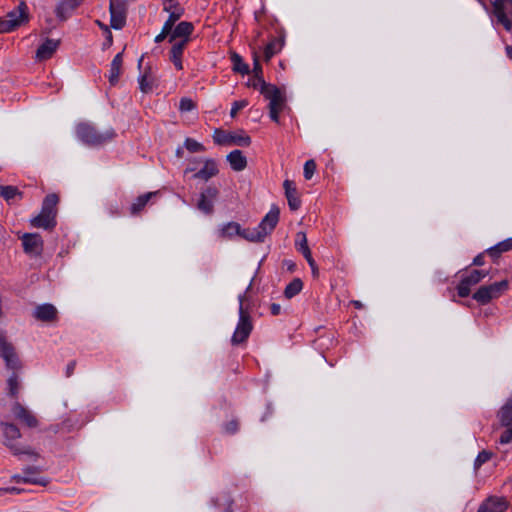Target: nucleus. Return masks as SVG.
Instances as JSON below:
<instances>
[{
	"mask_svg": "<svg viewBox=\"0 0 512 512\" xmlns=\"http://www.w3.org/2000/svg\"><path fill=\"white\" fill-rule=\"evenodd\" d=\"M252 283L250 282L247 290L238 296L239 300V320L235 331L231 338L232 345H239L244 343L248 337L250 336L253 330V322L250 312L247 307H245V301L247 298V292L251 288Z\"/></svg>",
	"mask_w": 512,
	"mask_h": 512,
	"instance_id": "obj_1",
	"label": "nucleus"
},
{
	"mask_svg": "<svg viewBox=\"0 0 512 512\" xmlns=\"http://www.w3.org/2000/svg\"><path fill=\"white\" fill-rule=\"evenodd\" d=\"M279 214V209L273 206L257 227L241 229V237L250 242H263L265 237L276 227Z\"/></svg>",
	"mask_w": 512,
	"mask_h": 512,
	"instance_id": "obj_2",
	"label": "nucleus"
},
{
	"mask_svg": "<svg viewBox=\"0 0 512 512\" xmlns=\"http://www.w3.org/2000/svg\"><path fill=\"white\" fill-rule=\"evenodd\" d=\"M0 430L4 438V445L12 452L13 455H35L34 452L30 449V447L22 446L16 443V440L21 437L20 430L16 425L1 421Z\"/></svg>",
	"mask_w": 512,
	"mask_h": 512,
	"instance_id": "obj_3",
	"label": "nucleus"
},
{
	"mask_svg": "<svg viewBox=\"0 0 512 512\" xmlns=\"http://www.w3.org/2000/svg\"><path fill=\"white\" fill-rule=\"evenodd\" d=\"M77 138L85 145L98 146L113 138V131L99 132L89 123H80L76 127Z\"/></svg>",
	"mask_w": 512,
	"mask_h": 512,
	"instance_id": "obj_4",
	"label": "nucleus"
},
{
	"mask_svg": "<svg viewBox=\"0 0 512 512\" xmlns=\"http://www.w3.org/2000/svg\"><path fill=\"white\" fill-rule=\"evenodd\" d=\"M497 417L501 427L505 428L499 437V443L508 444L512 441V396L499 409Z\"/></svg>",
	"mask_w": 512,
	"mask_h": 512,
	"instance_id": "obj_5",
	"label": "nucleus"
},
{
	"mask_svg": "<svg viewBox=\"0 0 512 512\" xmlns=\"http://www.w3.org/2000/svg\"><path fill=\"white\" fill-rule=\"evenodd\" d=\"M508 288V281L502 280L490 285L481 286L474 294L473 298L480 304H487L492 299L500 297Z\"/></svg>",
	"mask_w": 512,
	"mask_h": 512,
	"instance_id": "obj_6",
	"label": "nucleus"
},
{
	"mask_svg": "<svg viewBox=\"0 0 512 512\" xmlns=\"http://www.w3.org/2000/svg\"><path fill=\"white\" fill-rule=\"evenodd\" d=\"M27 21V5L23 1L18 5L17 8L8 12L5 19L1 18V23L3 28H5V33L15 30L17 27L21 26L24 22Z\"/></svg>",
	"mask_w": 512,
	"mask_h": 512,
	"instance_id": "obj_7",
	"label": "nucleus"
},
{
	"mask_svg": "<svg viewBox=\"0 0 512 512\" xmlns=\"http://www.w3.org/2000/svg\"><path fill=\"white\" fill-rule=\"evenodd\" d=\"M215 143L220 145H238L248 147L251 144V138L248 135H238L234 133H225L216 129L213 135Z\"/></svg>",
	"mask_w": 512,
	"mask_h": 512,
	"instance_id": "obj_8",
	"label": "nucleus"
},
{
	"mask_svg": "<svg viewBox=\"0 0 512 512\" xmlns=\"http://www.w3.org/2000/svg\"><path fill=\"white\" fill-rule=\"evenodd\" d=\"M488 275L487 271L473 270L468 275L464 276L460 281L457 290L460 297H467L470 294L471 287L478 284L483 278Z\"/></svg>",
	"mask_w": 512,
	"mask_h": 512,
	"instance_id": "obj_9",
	"label": "nucleus"
},
{
	"mask_svg": "<svg viewBox=\"0 0 512 512\" xmlns=\"http://www.w3.org/2000/svg\"><path fill=\"white\" fill-rule=\"evenodd\" d=\"M0 357L5 361L7 368L12 370L20 368V362L15 349L6 341L2 332H0Z\"/></svg>",
	"mask_w": 512,
	"mask_h": 512,
	"instance_id": "obj_10",
	"label": "nucleus"
},
{
	"mask_svg": "<svg viewBox=\"0 0 512 512\" xmlns=\"http://www.w3.org/2000/svg\"><path fill=\"white\" fill-rule=\"evenodd\" d=\"M492 5L498 22L503 25L505 30H510L511 19L508 17L507 11L512 8V0H493Z\"/></svg>",
	"mask_w": 512,
	"mask_h": 512,
	"instance_id": "obj_11",
	"label": "nucleus"
},
{
	"mask_svg": "<svg viewBox=\"0 0 512 512\" xmlns=\"http://www.w3.org/2000/svg\"><path fill=\"white\" fill-rule=\"evenodd\" d=\"M109 11H110V16H111V19H110L111 27L116 30L121 29L125 25V22H126V14H125V9H124L123 3L118 0L117 1L111 0L110 6H109Z\"/></svg>",
	"mask_w": 512,
	"mask_h": 512,
	"instance_id": "obj_12",
	"label": "nucleus"
},
{
	"mask_svg": "<svg viewBox=\"0 0 512 512\" xmlns=\"http://www.w3.org/2000/svg\"><path fill=\"white\" fill-rule=\"evenodd\" d=\"M260 93L269 100V106H284L285 96L275 85L263 83L260 88Z\"/></svg>",
	"mask_w": 512,
	"mask_h": 512,
	"instance_id": "obj_13",
	"label": "nucleus"
},
{
	"mask_svg": "<svg viewBox=\"0 0 512 512\" xmlns=\"http://www.w3.org/2000/svg\"><path fill=\"white\" fill-rule=\"evenodd\" d=\"M23 247L26 253L40 255L43 249V240L39 234L27 233L22 237Z\"/></svg>",
	"mask_w": 512,
	"mask_h": 512,
	"instance_id": "obj_14",
	"label": "nucleus"
},
{
	"mask_svg": "<svg viewBox=\"0 0 512 512\" xmlns=\"http://www.w3.org/2000/svg\"><path fill=\"white\" fill-rule=\"evenodd\" d=\"M12 412L16 419L20 420L29 428H35L38 426V420L36 416L31 411L22 406L20 403H14V405L12 406Z\"/></svg>",
	"mask_w": 512,
	"mask_h": 512,
	"instance_id": "obj_15",
	"label": "nucleus"
},
{
	"mask_svg": "<svg viewBox=\"0 0 512 512\" xmlns=\"http://www.w3.org/2000/svg\"><path fill=\"white\" fill-rule=\"evenodd\" d=\"M84 0H62L56 7V16L61 20H67L72 12L83 2Z\"/></svg>",
	"mask_w": 512,
	"mask_h": 512,
	"instance_id": "obj_16",
	"label": "nucleus"
},
{
	"mask_svg": "<svg viewBox=\"0 0 512 512\" xmlns=\"http://www.w3.org/2000/svg\"><path fill=\"white\" fill-rule=\"evenodd\" d=\"M283 186L285 189V196L287 198L289 208L293 211L298 210L301 206V200L299 198L298 191L294 182L285 180Z\"/></svg>",
	"mask_w": 512,
	"mask_h": 512,
	"instance_id": "obj_17",
	"label": "nucleus"
},
{
	"mask_svg": "<svg viewBox=\"0 0 512 512\" xmlns=\"http://www.w3.org/2000/svg\"><path fill=\"white\" fill-rule=\"evenodd\" d=\"M203 164V167L193 175L195 179L208 181L218 174L219 170L215 160L204 159Z\"/></svg>",
	"mask_w": 512,
	"mask_h": 512,
	"instance_id": "obj_18",
	"label": "nucleus"
},
{
	"mask_svg": "<svg viewBox=\"0 0 512 512\" xmlns=\"http://www.w3.org/2000/svg\"><path fill=\"white\" fill-rule=\"evenodd\" d=\"M507 502L504 498L490 497L482 503L477 512H504Z\"/></svg>",
	"mask_w": 512,
	"mask_h": 512,
	"instance_id": "obj_19",
	"label": "nucleus"
},
{
	"mask_svg": "<svg viewBox=\"0 0 512 512\" xmlns=\"http://www.w3.org/2000/svg\"><path fill=\"white\" fill-rule=\"evenodd\" d=\"M59 44V40L46 39L45 42L37 49L36 58L40 61L49 59L56 52Z\"/></svg>",
	"mask_w": 512,
	"mask_h": 512,
	"instance_id": "obj_20",
	"label": "nucleus"
},
{
	"mask_svg": "<svg viewBox=\"0 0 512 512\" xmlns=\"http://www.w3.org/2000/svg\"><path fill=\"white\" fill-rule=\"evenodd\" d=\"M193 31V24L191 22L182 21L173 30L169 42H174L177 38L180 40H187L189 42V36Z\"/></svg>",
	"mask_w": 512,
	"mask_h": 512,
	"instance_id": "obj_21",
	"label": "nucleus"
},
{
	"mask_svg": "<svg viewBox=\"0 0 512 512\" xmlns=\"http://www.w3.org/2000/svg\"><path fill=\"white\" fill-rule=\"evenodd\" d=\"M55 213L51 212H43L41 210L40 214L34 217L31 220V225L36 228H44L50 229L55 226Z\"/></svg>",
	"mask_w": 512,
	"mask_h": 512,
	"instance_id": "obj_22",
	"label": "nucleus"
},
{
	"mask_svg": "<svg viewBox=\"0 0 512 512\" xmlns=\"http://www.w3.org/2000/svg\"><path fill=\"white\" fill-rule=\"evenodd\" d=\"M226 158L234 171H243L247 166V159L241 150L231 151Z\"/></svg>",
	"mask_w": 512,
	"mask_h": 512,
	"instance_id": "obj_23",
	"label": "nucleus"
},
{
	"mask_svg": "<svg viewBox=\"0 0 512 512\" xmlns=\"http://www.w3.org/2000/svg\"><path fill=\"white\" fill-rule=\"evenodd\" d=\"M186 45H187V40H180V41L174 43L170 50V60L173 62L174 66L178 70L183 69L181 57H182V54H183V51H184Z\"/></svg>",
	"mask_w": 512,
	"mask_h": 512,
	"instance_id": "obj_24",
	"label": "nucleus"
},
{
	"mask_svg": "<svg viewBox=\"0 0 512 512\" xmlns=\"http://www.w3.org/2000/svg\"><path fill=\"white\" fill-rule=\"evenodd\" d=\"M122 64L123 53L120 52L113 58L110 64L108 79L111 85H115L118 82L119 77L121 75Z\"/></svg>",
	"mask_w": 512,
	"mask_h": 512,
	"instance_id": "obj_25",
	"label": "nucleus"
},
{
	"mask_svg": "<svg viewBox=\"0 0 512 512\" xmlns=\"http://www.w3.org/2000/svg\"><path fill=\"white\" fill-rule=\"evenodd\" d=\"M139 88L143 93H149L152 91L155 83L156 77L152 73L151 67L145 69L142 75L139 76Z\"/></svg>",
	"mask_w": 512,
	"mask_h": 512,
	"instance_id": "obj_26",
	"label": "nucleus"
},
{
	"mask_svg": "<svg viewBox=\"0 0 512 512\" xmlns=\"http://www.w3.org/2000/svg\"><path fill=\"white\" fill-rule=\"evenodd\" d=\"M56 314L57 310L52 304L40 305L34 311V316L41 321H51Z\"/></svg>",
	"mask_w": 512,
	"mask_h": 512,
	"instance_id": "obj_27",
	"label": "nucleus"
},
{
	"mask_svg": "<svg viewBox=\"0 0 512 512\" xmlns=\"http://www.w3.org/2000/svg\"><path fill=\"white\" fill-rule=\"evenodd\" d=\"M512 250V238H508L495 246L486 250V253L492 258H498L501 253Z\"/></svg>",
	"mask_w": 512,
	"mask_h": 512,
	"instance_id": "obj_28",
	"label": "nucleus"
},
{
	"mask_svg": "<svg viewBox=\"0 0 512 512\" xmlns=\"http://www.w3.org/2000/svg\"><path fill=\"white\" fill-rule=\"evenodd\" d=\"M11 479L16 483H29L40 486H46L49 483V479L46 477L25 476L24 474H15L11 477Z\"/></svg>",
	"mask_w": 512,
	"mask_h": 512,
	"instance_id": "obj_29",
	"label": "nucleus"
},
{
	"mask_svg": "<svg viewBox=\"0 0 512 512\" xmlns=\"http://www.w3.org/2000/svg\"><path fill=\"white\" fill-rule=\"evenodd\" d=\"M164 11L169 13V17L166 20V22L172 26L175 25L176 21L179 20V18L183 15L184 12L183 8L180 7L179 4L165 5Z\"/></svg>",
	"mask_w": 512,
	"mask_h": 512,
	"instance_id": "obj_30",
	"label": "nucleus"
},
{
	"mask_svg": "<svg viewBox=\"0 0 512 512\" xmlns=\"http://www.w3.org/2000/svg\"><path fill=\"white\" fill-rule=\"evenodd\" d=\"M234 235L241 236V226L236 222L224 224L220 229V237L232 238Z\"/></svg>",
	"mask_w": 512,
	"mask_h": 512,
	"instance_id": "obj_31",
	"label": "nucleus"
},
{
	"mask_svg": "<svg viewBox=\"0 0 512 512\" xmlns=\"http://www.w3.org/2000/svg\"><path fill=\"white\" fill-rule=\"evenodd\" d=\"M231 62L233 64V71L242 75L249 73V66L243 61L242 57L236 52L231 53Z\"/></svg>",
	"mask_w": 512,
	"mask_h": 512,
	"instance_id": "obj_32",
	"label": "nucleus"
},
{
	"mask_svg": "<svg viewBox=\"0 0 512 512\" xmlns=\"http://www.w3.org/2000/svg\"><path fill=\"white\" fill-rule=\"evenodd\" d=\"M158 192H148L146 194L140 195L136 201L131 205V214H137L140 212L145 205L148 203V201L153 197L156 196Z\"/></svg>",
	"mask_w": 512,
	"mask_h": 512,
	"instance_id": "obj_33",
	"label": "nucleus"
},
{
	"mask_svg": "<svg viewBox=\"0 0 512 512\" xmlns=\"http://www.w3.org/2000/svg\"><path fill=\"white\" fill-rule=\"evenodd\" d=\"M283 46V40L281 39H273L269 42L264 50L265 60H270L276 53H278Z\"/></svg>",
	"mask_w": 512,
	"mask_h": 512,
	"instance_id": "obj_34",
	"label": "nucleus"
},
{
	"mask_svg": "<svg viewBox=\"0 0 512 512\" xmlns=\"http://www.w3.org/2000/svg\"><path fill=\"white\" fill-rule=\"evenodd\" d=\"M303 288V282L299 278L293 279L285 288L284 295L287 299H291L297 295Z\"/></svg>",
	"mask_w": 512,
	"mask_h": 512,
	"instance_id": "obj_35",
	"label": "nucleus"
},
{
	"mask_svg": "<svg viewBox=\"0 0 512 512\" xmlns=\"http://www.w3.org/2000/svg\"><path fill=\"white\" fill-rule=\"evenodd\" d=\"M58 203V196L56 194H49L45 197L42 205L43 212L54 213V207Z\"/></svg>",
	"mask_w": 512,
	"mask_h": 512,
	"instance_id": "obj_36",
	"label": "nucleus"
},
{
	"mask_svg": "<svg viewBox=\"0 0 512 512\" xmlns=\"http://www.w3.org/2000/svg\"><path fill=\"white\" fill-rule=\"evenodd\" d=\"M184 146L191 153L202 152L205 150V147L200 142L192 138H186Z\"/></svg>",
	"mask_w": 512,
	"mask_h": 512,
	"instance_id": "obj_37",
	"label": "nucleus"
},
{
	"mask_svg": "<svg viewBox=\"0 0 512 512\" xmlns=\"http://www.w3.org/2000/svg\"><path fill=\"white\" fill-rule=\"evenodd\" d=\"M197 207L203 213L211 214L213 212V201L201 195Z\"/></svg>",
	"mask_w": 512,
	"mask_h": 512,
	"instance_id": "obj_38",
	"label": "nucleus"
},
{
	"mask_svg": "<svg viewBox=\"0 0 512 512\" xmlns=\"http://www.w3.org/2000/svg\"><path fill=\"white\" fill-rule=\"evenodd\" d=\"M20 194L18 189L14 186H2L0 196L4 197L7 201L13 199L16 195Z\"/></svg>",
	"mask_w": 512,
	"mask_h": 512,
	"instance_id": "obj_39",
	"label": "nucleus"
},
{
	"mask_svg": "<svg viewBox=\"0 0 512 512\" xmlns=\"http://www.w3.org/2000/svg\"><path fill=\"white\" fill-rule=\"evenodd\" d=\"M8 387H9V394L13 397H16L18 394V379L16 374H12L8 379Z\"/></svg>",
	"mask_w": 512,
	"mask_h": 512,
	"instance_id": "obj_40",
	"label": "nucleus"
},
{
	"mask_svg": "<svg viewBox=\"0 0 512 512\" xmlns=\"http://www.w3.org/2000/svg\"><path fill=\"white\" fill-rule=\"evenodd\" d=\"M316 170V163L314 160H308L304 164V177L309 180L312 178Z\"/></svg>",
	"mask_w": 512,
	"mask_h": 512,
	"instance_id": "obj_41",
	"label": "nucleus"
},
{
	"mask_svg": "<svg viewBox=\"0 0 512 512\" xmlns=\"http://www.w3.org/2000/svg\"><path fill=\"white\" fill-rule=\"evenodd\" d=\"M295 244H296L298 251H300V252L305 251V248H309L307 245V238H306L305 233H303V232L297 233Z\"/></svg>",
	"mask_w": 512,
	"mask_h": 512,
	"instance_id": "obj_42",
	"label": "nucleus"
},
{
	"mask_svg": "<svg viewBox=\"0 0 512 512\" xmlns=\"http://www.w3.org/2000/svg\"><path fill=\"white\" fill-rule=\"evenodd\" d=\"M195 108L194 102L189 98H182L180 100L179 109L182 112H189Z\"/></svg>",
	"mask_w": 512,
	"mask_h": 512,
	"instance_id": "obj_43",
	"label": "nucleus"
},
{
	"mask_svg": "<svg viewBox=\"0 0 512 512\" xmlns=\"http://www.w3.org/2000/svg\"><path fill=\"white\" fill-rule=\"evenodd\" d=\"M248 105V101L247 100H240V101H235L232 105V108H231V111H230V116L232 118H234L238 111H240L241 109L245 108L246 106Z\"/></svg>",
	"mask_w": 512,
	"mask_h": 512,
	"instance_id": "obj_44",
	"label": "nucleus"
},
{
	"mask_svg": "<svg viewBox=\"0 0 512 512\" xmlns=\"http://www.w3.org/2000/svg\"><path fill=\"white\" fill-rule=\"evenodd\" d=\"M492 454L487 451H482L478 454L476 460H475V466L479 467L485 462H487L491 458Z\"/></svg>",
	"mask_w": 512,
	"mask_h": 512,
	"instance_id": "obj_45",
	"label": "nucleus"
},
{
	"mask_svg": "<svg viewBox=\"0 0 512 512\" xmlns=\"http://www.w3.org/2000/svg\"><path fill=\"white\" fill-rule=\"evenodd\" d=\"M23 473L25 476H33V477H41V469L36 466H27L23 469Z\"/></svg>",
	"mask_w": 512,
	"mask_h": 512,
	"instance_id": "obj_46",
	"label": "nucleus"
},
{
	"mask_svg": "<svg viewBox=\"0 0 512 512\" xmlns=\"http://www.w3.org/2000/svg\"><path fill=\"white\" fill-rule=\"evenodd\" d=\"M201 195L213 201L218 195V190L216 187L209 186L201 193Z\"/></svg>",
	"mask_w": 512,
	"mask_h": 512,
	"instance_id": "obj_47",
	"label": "nucleus"
},
{
	"mask_svg": "<svg viewBox=\"0 0 512 512\" xmlns=\"http://www.w3.org/2000/svg\"><path fill=\"white\" fill-rule=\"evenodd\" d=\"M284 106H269V114H270V118L278 123L279 122V113L282 111Z\"/></svg>",
	"mask_w": 512,
	"mask_h": 512,
	"instance_id": "obj_48",
	"label": "nucleus"
},
{
	"mask_svg": "<svg viewBox=\"0 0 512 512\" xmlns=\"http://www.w3.org/2000/svg\"><path fill=\"white\" fill-rule=\"evenodd\" d=\"M263 83H266L262 76H257V77H253L252 79H250L248 82H247V86L249 87H253V88H258V87H262V84Z\"/></svg>",
	"mask_w": 512,
	"mask_h": 512,
	"instance_id": "obj_49",
	"label": "nucleus"
},
{
	"mask_svg": "<svg viewBox=\"0 0 512 512\" xmlns=\"http://www.w3.org/2000/svg\"><path fill=\"white\" fill-rule=\"evenodd\" d=\"M225 430L227 433L233 434L238 430V423L235 420L230 421L226 424Z\"/></svg>",
	"mask_w": 512,
	"mask_h": 512,
	"instance_id": "obj_50",
	"label": "nucleus"
},
{
	"mask_svg": "<svg viewBox=\"0 0 512 512\" xmlns=\"http://www.w3.org/2000/svg\"><path fill=\"white\" fill-rule=\"evenodd\" d=\"M254 76H262V67L259 63L258 57H254V67H253Z\"/></svg>",
	"mask_w": 512,
	"mask_h": 512,
	"instance_id": "obj_51",
	"label": "nucleus"
},
{
	"mask_svg": "<svg viewBox=\"0 0 512 512\" xmlns=\"http://www.w3.org/2000/svg\"><path fill=\"white\" fill-rule=\"evenodd\" d=\"M22 492H23V489L17 488V487H8V488H1L0 489V494H2V493H15V494H19V493H22Z\"/></svg>",
	"mask_w": 512,
	"mask_h": 512,
	"instance_id": "obj_52",
	"label": "nucleus"
},
{
	"mask_svg": "<svg viewBox=\"0 0 512 512\" xmlns=\"http://www.w3.org/2000/svg\"><path fill=\"white\" fill-rule=\"evenodd\" d=\"M173 30H174V26L170 25L169 23H167L165 21V23H164V25L162 27L161 32H163L164 34H166L170 38Z\"/></svg>",
	"mask_w": 512,
	"mask_h": 512,
	"instance_id": "obj_53",
	"label": "nucleus"
},
{
	"mask_svg": "<svg viewBox=\"0 0 512 512\" xmlns=\"http://www.w3.org/2000/svg\"><path fill=\"white\" fill-rule=\"evenodd\" d=\"M270 312L272 315H279L281 313V306L277 303H272L270 306Z\"/></svg>",
	"mask_w": 512,
	"mask_h": 512,
	"instance_id": "obj_54",
	"label": "nucleus"
},
{
	"mask_svg": "<svg viewBox=\"0 0 512 512\" xmlns=\"http://www.w3.org/2000/svg\"><path fill=\"white\" fill-rule=\"evenodd\" d=\"M473 265H476V266H482L484 265V255L481 253V254H478L474 259H473Z\"/></svg>",
	"mask_w": 512,
	"mask_h": 512,
	"instance_id": "obj_55",
	"label": "nucleus"
},
{
	"mask_svg": "<svg viewBox=\"0 0 512 512\" xmlns=\"http://www.w3.org/2000/svg\"><path fill=\"white\" fill-rule=\"evenodd\" d=\"M75 365H76V364H75V362H74V361L70 362V363L67 365L66 374H67V376H68V377L72 375V373H73V371H74V369H75Z\"/></svg>",
	"mask_w": 512,
	"mask_h": 512,
	"instance_id": "obj_56",
	"label": "nucleus"
},
{
	"mask_svg": "<svg viewBox=\"0 0 512 512\" xmlns=\"http://www.w3.org/2000/svg\"><path fill=\"white\" fill-rule=\"evenodd\" d=\"M303 254V256L305 257V259L307 260V262H309L310 260H312V254H311V251L309 248H305V251L301 252Z\"/></svg>",
	"mask_w": 512,
	"mask_h": 512,
	"instance_id": "obj_57",
	"label": "nucleus"
},
{
	"mask_svg": "<svg viewBox=\"0 0 512 512\" xmlns=\"http://www.w3.org/2000/svg\"><path fill=\"white\" fill-rule=\"evenodd\" d=\"M166 37H168L166 34H164L163 32H160L154 39V41L156 43H160L162 42Z\"/></svg>",
	"mask_w": 512,
	"mask_h": 512,
	"instance_id": "obj_58",
	"label": "nucleus"
},
{
	"mask_svg": "<svg viewBox=\"0 0 512 512\" xmlns=\"http://www.w3.org/2000/svg\"><path fill=\"white\" fill-rule=\"evenodd\" d=\"M505 51H506L507 57L512 60V46L507 45L505 47Z\"/></svg>",
	"mask_w": 512,
	"mask_h": 512,
	"instance_id": "obj_59",
	"label": "nucleus"
},
{
	"mask_svg": "<svg viewBox=\"0 0 512 512\" xmlns=\"http://www.w3.org/2000/svg\"><path fill=\"white\" fill-rule=\"evenodd\" d=\"M352 304H353L356 308H362V307H363V304H362L360 301H357V300L352 301Z\"/></svg>",
	"mask_w": 512,
	"mask_h": 512,
	"instance_id": "obj_60",
	"label": "nucleus"
},
{
	"mask_svg": "<svg viewBox=\"0 0 512 512\" xmlns=\"http://www.w3.org/2000/svg\"><path fill=\"white\" fill-rule=\"evenodd\" d=\"M174 4H178L176 2V0H165V5H174Z\"/></svg>",
	"mask_w": 512,
	"mask_h": 512,
	"instance_id": "obj_61",
	"label": "nucleus"
},
{
	"mask_svg": "<svg viewBox=\"0 0 512 512\" xmlns=\"http://www.w3.org/2000/svg\"><path fill=\"white\" fill-rule=\"evenodd\" d=\"M97 24L100 26V28H102V29H104L105 31H108V32H109L108 27H107V26H105L104 24H102L100 21H97Z\"/></svg>",
	"mask_w": 512,
	"mask_h": 512,
	"instance_id": "obj_62",
	"label": "nucleus"
},
{
	"mask_svg": "<svg viewBox=\"0 0 512 512\" xmlns=\"http://www.w3.org/2000/svg\"><path fill=\"white\" fill-rule=\"evenodd\" d=\"M195 171V167H187L184 171L185 174H187L188 172H193Z\"/></svg>",
	"mask_w": 512,
	"mask_h": 512,
	"instance_id": "obj_63",
	"label": "nucleus"
},
{
	"mask_svg": "<svg viewBox=\"0 0 512 512\" xmlns=\"http://www.w3.org/2000/svg\"><path fill=\"white\" fill-rule=\"evenodd\" d=\"M308 264H309V266H310L311 268H315V266H317V265H316V263H315V261H314V259L310 260V261L308 262Z\"/></svg>",
	"mask_w": 512,
	"mask_h": 512,
	"instance_id": "obj_64",
	"label": "nucleus"
}]
</instances>
